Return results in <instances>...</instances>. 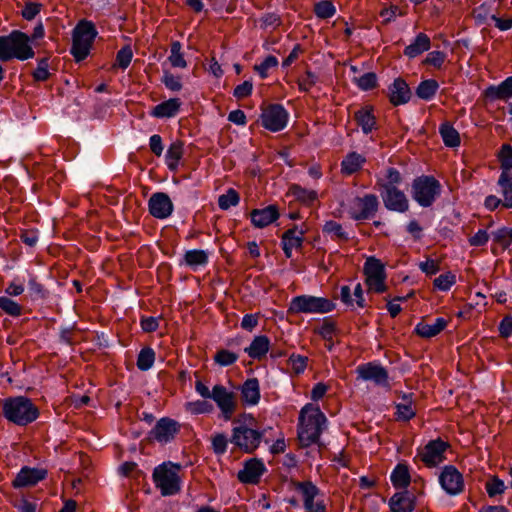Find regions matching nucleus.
<instances>
[{
    "label": "nucleus",
    "instance_id": "f257e3e1",
    "mask_svg": "<svg viewBox=\"0 0 512 512\" xmlns=\"http://www.w3.org/2000/svg\"><path fill=\"white\" fill-rule=\"evenodd\" d=\"M45 35L43 23L40 21L33 29L31 36L21 30H12L8 35L0 36V61L9 62L13 59L26 61L34 58L32 44Z\"/></svg>",
    "mask_w": 512,
    "mask_h": 512
},
{
    "label": "nucleus",
    "instance_id": "f03ea898",
    "mask_svg": "<svg viewBox=\"0 0 512 512\" xmlns=\"http://www.w3.org/2000/svg\"><path fill=\"white\" fill-rule=\"evenodd\" d=\"M298 423V438L302 447L312 444L321 446L320 438L327 429L328 419L318 405L306 403L300 410Z\"/></svg>",
    "mask_w": 512,
    "mask_h": 512
},
{
    "label": "nucleus",
    "instance_id": "7ed1b4c3",
    "mask_svg": "<svg viewBox=\"0 0 512 512\" xmlns=\"http://www.w3.org/2000/svg\"><path fill=\"white\" fill-rule=\"evenodd\" d=\"M3 417L17 426H27L35 422L39 416V408L27 396H10L0 400Z\"/></svg>",
    "mask_w": 512,
    "mask_h": 512
},
{
    "label": "nucleus",
    "instance_id": "20e7f679",
    "mask_svg": "<svg viewBox=\"0 0 512 512\" xmlns=\"http://www.w3.org/2000/svg\"><path fill=\"white\" fill-rule=\"evenodd\" d=\"M70 53L77 63L85 60L91 52L94 40L98 36L95 24L88 19H81L72 30Z\"/></svg>",
    "mask_w": 512,
    "mask_h": 512
},
{
    "label": "nucleus",
    "instance_id": "39448f33",
    "mask_svg": "<svg viewBox=\"0 0 512 512\" xmlns=\"http://www.w3.org/2000/svg\"><path fill=\"white\" fill-rule=\"evenodd\" d=\"M441 193L442 185L433 175H420L412 181L411 196L420 207H431Z\"/></svg>",
    "mask_w": 512,
    "mask_h": 512
},
{
    "label": "nucleus",
    "instance_id": "423d86ee",
    "mask_svg": "<svg viewBox=\"0 0 512 512\" xmlns=\"http://www.w3.org/2000/svg\"><path fill=\"white\" fill-rule=\"evenodd\" d=\"M180 468V464L171 461L163 462L154 468L152 479L162 496H172L180 491L181 481L177 473Z\"/></svg>",
    "mask_w": 512,
    "mask_h": 512
},
{
    "label": "nucleus",
    "instance_id": "0eeeda50",
    "mask_svg": "<svg viewBox=\"0 0 512 512\" xmlns=\"http://www.w3.org/2000/svg\"><path fill=\"white\" fill-rule=\"evenodd\" d=\"M335 307L336 304L325 297L298 295L291 299L288 312L292 314H324L333 311Z\"/></svg>",
    "mask_w": 512,
    "mask_h": 512
},
{
    "label": "nucleus",
    "instance_id": "6e6552de",
    "mask_svg": "<svg viewBox=\"0 0 512 512\" xmlns=\"http://www.w3.org/2000/svg\"><path fill=\"white\" fill-rule=\"evenodd\" d=\"M263 436V432L240 424L233 427L230 442L240 451L252 454L260 446Z\"/></svg>",
    "mask_w": 512,
    "mask_h": 512
},
{
    "label": "nucleus",
    "instance_id": "1a4fd4ad",
    "mask_svg": "<svg viewBox=\"0 0 512 512\" xmlns=\"http://www.w3.org/2000/svg\"><path fill=\"white\" fill-rule=\"evenodd\" d=\"M450 448V444L440 437L428 441L424 447L417 448V457L428 468L438 467L446 460L445 453Z\"/></svg>",
    "mask_w": 512,
    "mask_h": 512
},
{
    "label": "nucleus",
    "instance_id": "9d476101",
    "mask_svg": "<svg viewBox=\"0 0 512 512\" xmlns=\"http://www.w3.org/2000/svg\"><path fill=\"white\" fill-rule=\"evenodd\" d=\"M180 430L181 424L177 420L170 417H162L156 421L154 427L148 432L147 440L166 445L174 441Z\"/></svg>",
    "mask_w": 512,
    "mask_h": 512
},
{
    "label": "nucleus",
    "instance_id": "9b49d317",
    "mask_svg": "<svg viewBox=\"0 0 512 512\" xmlns=\"http://www.w3.org/2000/svg\"><path fill=\"white\" fill-rule=\"evenodd\" d=\"M289 117V112L282 104H270L260 115L261 125L271 132H280L287 127Z\"/></svg>",
    "mask_w": 512,
    "mask_h": 512
},
{
    "label": "nucleus",
    "instance_id": "f8f14e48",
    "mask_svg": "<svg viewBox=\"0 0 512 512\" xmlns=\"http://www.w3.org/2000/svg\"><path fill=\"white\" fill-rule=\"evenodd\" d=\"M356 373L358 378L364 381H372L379 387H390L388 371L378 361L360 364L356 368Z\"/></svg>",
    "mask_w": 512,
    "mask_h": 512
},
{
    "label": "nucleus",
    "instance_id": "ddd939ff",
    "mask_svg": "<svg viewBox=\"0 0 512 512\" xmlns=\"http://www.w3.org/2000/svg\"><path fill=\"white\" fill-rule=\"evenodd\" d=\"M439 484L448 495H459L464 489L463 475L455 466L446 465L439 475Z\"/></svg>",
    "mask_w": 512,
    "mask_h": 512
},
{
    "label": "nucleus",
    "instance_id": "4468645a",
    "mask_svg": "<svg viewBox=\"0 0 512 512\" xmlns=\"http://www.w3.org/2000/svg\"><path fill=\"white\" fill-rule=\"evenodd\" d=\"M382 198L384 207L388 211L405 213L409 210V200L406 194L398 187H389L388 189H378Z\"/></svg>",
    "mask_w": 512,
    "mask_h": 512
},
{
    "label": "nucleus",
    "instance_id": "2eb2a0df",
    "mask_svg": "<svg viewBox=\"0 0 512 512\" xmlns=\"http://www.w3.org/2000/svg\"><path fill=\"white\" fill-rule=\"evenodd\" d=\"M267 472V468L260 458H250L244 461L243 468L238 471L237 479L242 484L256 485Z\"/></svg>",
    "mask_w": 512,
    "mask_h": 512
},
{
    "label": "nucleus",
    "instance_id": "dca6fc26",
    "mask_svg": "<svg viewBox=\"0 0 512 512\" xmlns=\"http://www.w3.org/2000/svg\"><path fill=\"white\" fill-rule=\"evenodd\" d=\"M211 399L215 401L216 405L222 413L225 421H229L236 409V402L234 393L228 391L223 385L217 384L212 389Z\"/></svg>",
    "mask_w": 512,
    "mask_h": 512
},
{
    "label": "nucleus",
    "instance_id": "f3484780",
    "mask_svg": "<svg viewBox=\"0 0 512 512\" xmlns=\"http://www.w3.org/2000/svg\"><path fill=\"white\" fill-rule=\"evenodd\" d=\"M149 213L160 220L167 219L174 211V205L165 192H155L148 200Z\"/></svg>",
    "mask_w": 512,
    "mask_h": 512
},
{
    "label": "nucleus",
    "instance_id": "a211bd4d",
    "mask_svg": "<svg viewBox=\"0 0 512 512\" xmlns=\"http://www.w3.org/2000/svg\"><path fill=\"white\" fill-rule=\"evenodd\" d=\"M354 202L360 208L359 211H350V217L355 221L373 218L379 208V200L375 194H365L363 197L357 196Z\"/></svg>",
    "mask_w": 512,
    "mask_h": 512
},
{
    "label": "nucleus",
    "instance_id": "6ab92c4d",
    "mask_svg": "<svg viewBox=\"0 0 512 512\" xmlns=\"http://www.w3.org/2000/svg\"><path fill=\"white\" fill-rule=\"evenodd\" d=\"M47 474L44 468L23 466L14 478L12 486L16 489L34 486L44 480Z\"/></svg>",
    "mask_w": 512,
    "mask_h": 512
},
{
    "label": "nucleus",
    "instance_id": "aec40b11",
    "mask_svg": "<svg viewBox=\"0 0 512 512\" xmlns=\"http://www.w3.org/2000/svg\"><path fill=\"white\" fill-rule=\"evenodd\" d=\"M412 97V91L402 77H397L388 86V98L393 106L407 104Z\"/></svg>",
    "mask_w": 512,
    "mask_h": 512
},
{
    "label": "nucleus",
    "instance_id": "412c9836",
    "mask_svg": "<svg viewBox=\"0 0 512 512\" xmlns=\"http://www.w3.org/2000/svg\"><path fill=\"white\" fill-rule=\"evenodd\" d=\"M280 217L279 209L271 204L262 209H253L250 213L251 223L256 228H265L277 221Z\"/></svg>",
    "mask_w": 512,
    "mask_h": 512
},
{
    "label": "nucleus",
    "instance_id": "4be33fe9",
    "mask_svg": "<svg viewBox=\"0 0 512 512\" xmlns=\"http://www.w3.org/2000/svg\"><path fill=\"white\" fill-rule=\"evenodd\" d=\"M483 97L490 102L497 100L508 102L512 98V75L498 85H489L483 91Z\"/></svg>",
    "mask_w": 512,
    "mask_h": 512
},
{
    "label": "nucleus",
    "instance_id": "5701e85b",
    "mask_svg": "<svg viewBox=\"0 0 512 512\" xmlns=\"http://www.w3.org/2000/svg\"><path fill=\"white\" fill-rule=\"evenodd\" d=\"M241 400L247 406H256L261 398L260 383L255 377L246 379L240 386Z\"/></svg>",
    "mask_w": 512,
    "mask_h": 512
},
{
    "label": "nucleus",
    "instance_id": "b1692460",
    "mask_svg": "<svg viewBox=\"0 0 512 512\" xmlns=\"http://www.w3.org/2000/svg\"><path fill=\"white\" fill-rule=\"evenodd\" d=\"M354 119L363 134L368 135L377 129V120L372 106H363L354 113Z\"/></svg>",
    "mask_w": 512,
    "mask_h": 512
},
{
    "label": "nucleus",
    "instance_id": "393cba45",
    "mask_svg": "<svg viewBox=\"0 0 512 512\" xmlns=\"http://www.w3.org/2000/svg\"><path fill=\"white\" fill-rule=\"evenodd\" d=\"M181 105L179 98H170L154 106L149 114L158 119L173 118L179 113Z\"/></svg>",
    "mask_w": 512,
    "mask_h": 512
},
{
    "label": "nucleus",
    "instance_id": "a878e982",
    "mask_svg": "<svg viewBox=\"0 0 512 512\" xmlns=\"http://www.w3.org/2000/svg\"><path fill=\"white\" fill-rule=\"evenodd\" d=\"M294 487L303 496L304 508L309 512L314 507L315 498L320 495V489L312 481H294Z\"/></svg>",
    "mask_w": 512,
    "mask_h": 512
},
{
    "label": "nucleus",
    "instance_id": "bb28decb",
    "mask_svg": "<svg viewBox=\"0 0 512 512\" xmlns=\"http://www.w3.org/2000/svg\"><path fill=\"white\" fill-rule=\"evenodd\" d=\"M431 48V40L429 36L423 32L418 33L412 42L405 47L403 54L409 59L416 58L422 53L429 51Z\"/></svg>",
    "mask_w": 512,
    "mask_h": 512
},
{
    "label": "nucleus",
    "instance_id": "cd10ccee",
    "mask_svg": "<svg viewBox=\"0 0 512 512\" xmlns=\"http://www.w3.org/2000/svg\"><path fill=\"white\" fill-rule=\"evenodd\" d=\"M270 350V340L266 335L255 336L244 352L252 359L261 360Z\"/></svg>",
    "mask_w": 512,
    "mask_h": 512
},
{
    "label": "nucleus",
    "instance_id": "c85d7f7f",
    "mask_svg": "<svg viewBox=\"0 0 512 512\" xmlns=\"http://www.w3.org/2000/svg\"><path fill=\"white\" fill-rule=\"evenodd\" d=\"M209 262V256L207 251L202 249H192L185 252L183 259L179 265H186L193 271H196L200 267H205Z\"/></svg>",
    "mask_w": 512,
    "mask_h": 512
},
{
    "label": "nucleus",
    "instance_id": "c756f323",
    "mask_svg": "<svg viewBox=\"0 0 512 512\" xmlns=\"http://www.w3.org/2000/svg\"><path fill=\"white\" fill-rule=\"evenodd\" d=\"M448 322L442 317L435 319L433 324H427L424 322L417 323L414 332L422 338H432L440 334L447 326Z\"/></svg>",
    "mask_w": 512,
    "mask_h": 512
},
{
    "label": "nucleus",
    "instance_id": "7c9ffc66",
    "mask_svg": "<svg viewBox=\"0 0 512 512\" xmlns=\"http://www.w3.org/2000/svg\"><path fill=\"white\" fill-rule=\"evenodd\" d=\"M390 481L394 488H408L411 483V475L407 463H398L390 474Z\"/></svg>",
    "mask_w": 512,
    "mask_h": 512
},
{
    "label": "nucleus",
    "instance_id": "2f4dec72",
    "mask_svg": "<svg viewBox=\"0 0 512 512\" xmlns=\"http://www.w3.org/2000/svg\"><path fill=\"white\" fill-rule=\"evenodd\" d=\"M363 273L366 276V281L387 277L385 265L375 256H369L366 258L363 266Z\"/></svg>",
    "mask_w": 512,
    "mask_h": 512
},
{
    "label": "nucleus",
    "instance_id": "473e14b6",
    "mask_svg": "<svg viewBox=\"0 0 512 512\" xmlns=\"http://www.w3.org/2000/svg\"><path fill=\"white\" fill-rule=\"evenodd\" d=\"M366 159L357 152L348 153L341 162V172L345 175H352L362 169Z\"/></svg>",
    "mask_w": 512,
    "mask_h": 512
},
{
    "label": "nucleus",
    "instance_id": "72a5a7b5",
    "mask_svg": "<svg viewBox=\"0 0 512 512\" xmlns=\"http://www.w3.org/2000/svg\"><path fill=\"white\" fill-rule=\"evenodd\" d=\"M439 134L446 147L456 148L460 146V134L449 121L440 124Z\"/></svg>",
    "mask_w": 512,
    "mask_h": 512
},
{
    "label": "nucleus",
    "instance_id": "f704fd0d",
    "mask_svg": "<svg viewBox=\"0 0 512 512\" xmlns=\"http://www.w3.org/2000/svg\"><path fill=\"white\" fill-rule=\"evenodd\" d=\"M183 146L184 143L181 140H177L170 144L165 154V161L170 171H176L179 166V162L183 157Z\"/></svg>",
    "mask_w": 512,
    "mask_h": 512
},
{
    "label": "nucleus",
    "instance_id": "c9c22d12",
    "mask_svg": "<svg viewBox=\"0 0 512 512\" xmlns=\"http://www.w3.org/2000/svg\"><path fill=\"white\" fill-rule=\"evenodd\" d=\"M288 194L307 206L312 205L318 198V194L315 190L306 189L299 184L290 185Z\"/></svg>",
    "mask_w": 512,
    "mask_h": 512
},
{
    "label": "nucleus",
    "instance_id": "e433bc0d",
    "mask_svg": "<svg viewBox=\"0 0 512 512\" xmlns=\"http://www.w3.org/2000/svg\"><path fill=\"white\" fill-rule=\"evenodd\" d=\"M322 232L323 234L330 236L334 241L347 242L350 240L349 233L345 231L340 223L334 220L326 221L322 227Z\"/></svg>",
    "mask_w": 512,
    "mask_h": 512
},
{
    "label": "nucleus",
    "instance_id": "4c0bfd02",
    "mask_svg": "<svg viewBox=\"0 0 512 512\" xmlns=\"http://www.w3.org/2000/svg\"><path fill=\"white\" fill-rule=\"evenodd\" d=\"M497 185L501 189L503 196V207L506 209L512 208V173H500Z\"/></svg>",
    "mask_w": 512,
    "mask_h": 512
},
{
    "label": "nucleus",
    "instance_id": "58836bf2",
    "mask_svg": "<svg viewBox=\"0 0 512 512\" xmlns=\"http://www.w3.org/2000/svg\"><path fill=\"white\" fill-rule=\"evenodd\" d=\"M439 89V83L435 79L421 81L416 88V95L424 101L432 100Z\"/></svg>",
    "mask_w": 512,
    "mask_h": 512
},
{
    "label": "nucleus",
    "instance_id": "ea45409f",
    "mask_svg": "<svg viewBox=\"0 0 512 512\" xmlns=\"http://www.w3.org/2000/svg\"><path fill=\"white\" fill-rule=\"evenodd\" d=\"M402 175L394 167H388L385 171V178H378L376 185L378 189H388L389 187H398L402 183Z\"/></svg>",
    "mask_w": 512,
    "mask_h": 512
},
{
    "label": "nucleus",
    "instance_id": "a19ab883",
    "mask_svg": "<svg viewBox=\"0 0 512 512\" xmlns=\"http://www.w3.org/2000/svg\"><path fill=\"white\" fill-rule=\"evenodd\" d=\"M155 362V351L150 346L143 347L137 356V368L140 371H148Z\"/></svg>",
    "mask_w": 512,
    "mask_h": 512
},
{
    "label": "nucleus",
    "instance_id": "79ce46f5",
    "mask_svg": "<svg viewBox=\"0 0 512 512\" xmlns=\"http://www.w3.org/2000/svg\"><path fill=\"white\" fill-rule=\"evenodd\" d=\"M336 12V7L330 0H320L314 5V13L319 19H330Z\"/></svg>",
    "mask_w": 512,
    "mask_h": 512
},
{
    "label": "nucleus",
    "instance_id": "37998d69",
    "mask_svg": "<svg viewBox=\"0 0 512 512\" xmlns=\"http://www.w3.org/2000/svg\"><path fill=\"white\" fill-rule=\"evenodd\" d=\"M0 309L11 317L16 318L22 315V306L7 296H0Z\"/></svg>",
    "mask_w": 512,
    "mask_h": 512
},
{
    "label": "nucleus",
    "instance_id": "c03bdc74",
    "mask_svg": "<svg viewBox=\"0 0 512 512\" xmlns=\"http://www.w3.org/2000/svg\"><path fill=\"white\" fill-rule=\"evenodd\" d=\"M493 241L498 243L504 250L512 245V228L503 226L491 233Z\"/></svg>",
    "mask_w": 512,
    "mask_h": 512
},
{
    "label": "nucleus",
    "instance_id": "a18cd8bd",
    "mask_svg": "<svg viewBox=\"0 0 512 512\" xmlns=\"http://www.w3.org/2000/svg\"><path fill=\"white\" fill-rule=\"evenodd\" d=\"M239 358V355L227 349H219L213 357V360L220 367H229Z\"/></svg>",
    "mask_w": 512,
    "mask_h": 512
},
{
    "label": "nucleus",
    "instance_id": "49530a36",
    "mask_svg": "<svg viewBox=\"0 0 512 512\" xmlns=\"http://www.w3.org/2000/svg\"><path fill=\"white\" fill-rule=\"evenodd\" d=\"M239 202L240 195L233 188H229L225 194L220 195L218 198V206L222 210H228L230 207L238 205Z\"/></svg>",
    "mask_w": 512,
    "mask_h": 512
},
{
    "label": "nucleus",
    "instance_id": "de8ad7c7",
    "mask_svg": "<svg viewBox=\"0 0 512 512\" xmlns=\"http://www.w3.org/2000/svg\"><path fill=\"white\" fill-rule=\"evenodd\" d=\"M455 283L456 275L451 271H448L436 277L433 281V286L439 291L447 292Z\"/></svg>",
    "mask_w": 512,
    "mask_h": 512
},
{
    "label": "nucleus",
    "instance_id": "09e8293b",
    "mask_svg": "<svg viewBox=\"0 0 512 512\" xmlns=\"http://www.w3.org/2000/svg\"><path fill=\"white\" fill-rule=\"evenodd\" d=\"M186 409L194 415L209 414L213 412L214 406L212 403L203 398V400L188 402L186 404Z\"/></svg>",
    "mask_w": 512,
    "mask_h": 512
},
{
    "label": "nucleus",
    "instance_id": "8fccbe9b",
    "mask_svg": "<svg viewBox=\"0 0 512 512\" xmlns=\"http://www.w3.org/2000/svg\"><path fill=\"white\" fill-rule=\"evenodd\" d=\"M357 87L362 91L374 89L378 84V78L374 72H366L358 78L354 79Z\"/></svg>",
    "mask_w": 512,
    "mask_h": 512
},
{
    "label": "nucleus",
    "instance_id": "3c124183",
    "mask_svg": "<svg viewBox=\"0 0 512 512\" xmlns=\"http://www.w3.org/2000/svg\"><path fill=\"white\" fill-rule=\"evenodd\" d=\"M501 173H512V146L503 144L499 154Z\"/></svg>",
    "mask_w": 512,
    "mask_h": 512
},
{
    "label": "nucleus",
    "instance_id": "603ef678",
    "mask_svg": "<svg viewBox=\"0 0 512 512\" xmlns=\"http://www.w3.org/2000/svg\"><path fill=\"white\" fill-rule=\"evenodd\" d=\"M487 494L490 498H494L497 495H501L506 490V485L503 480L497 476H492L485 485Z\"/></svg>",
    "mask_w": 512,
    "mask_h": 512
},
{
    "label": "nucleus",
    "instance_id": "864d4df0",
    "mask_svg": "<svg viewBox=\"0 0 512 512\" xmlns=\"http://www.w3.org/2000/svg\"><path fill=\"white\" fill-rule=\"evenodd\" d=\"M278 65L279 61L277 57L268 55L260 64L254 66V70L258 73L259 77L264 80L268 77V70L276 68Z\"/></svg>",
    "mask_w": 512,
    "mask_h": 512
},
{
    "label": "nucleus",
    "instance_id": "5fc2aeb1",
    "mask_svg": "<svg viewBox=\"0 0 512 512\" xmlns=\"http://www.w3.org/2000/svg\"><path fill=\"white\" fill-rule=\"evenodd\" d=\"M133 58V51L130 45H124L116 54V63L120 69L125 70L129 67Z\"/></svg>",
    "mask_w": 512,
    "mask_h": 512
},
{
    "label": "nucleus",
    "instance_id": "6e6d98bb",
    "mask_svg": "<svg viewBox=\"0 0 512 512\" xmlns=\"http://www.w3.org/2000/svg\"><path fill=\"white\" fill-rule=\"evenodd\" d=\"M304 230H299V235H292L291 231H285L281 236V242H286L288 247L301 249L304 243Z\"/></svg>",
    "mask_w": 512,
    "mask_h": 512
},
{
    "label": "nucleus",
    "instance_id": "4d7b16f0",
    "mask_svg": "<svg viewBox=\"0 0 512 512\" xmlns=\"http://www.w3.org/2000/svg\"><path fill=\"white\" fill-rule=\"evenodd\" d=\"M395 408V415L397 420L407 422L416 416L415 410L409 403H396Z\"/></svg>",
    "mask_w": 512,
    "mask_h": 512
},
{
    "label": "nucleus",
    "instance_id": "13d9d810",
    "mask_svg": "<svg viewBox=\"0 0 512 512\" xmlns=\"http://www.w3.org/2000/svg\"><path fill=\"white\" fill-rule=\"evenodd\" d=\"M403 491L396 492L392 495V505L397 506V503L402 499L405 504H413L414 510L417 506V498L415 494L408 490V488H402Z\"/></svg>",
    "mask_w": 512,
    "mask_h": 512
},
{
    "label": "nucleus",
    "instance_id": "bf43d9fd",
    "mask_svg": "<svg viewBox=\"0 0 512 512\" xmlns=\"http://www.w3.org/2000/svg\"><path fill=\"white\" fill-rule=\"evenodd\" d=\"M228 440L227 436L224 433H217L212 437L211 444L214 454L223 455L227 451Z\"/></svg>",
    "mask_w": 512,
    "mask_h": 512
},
{
    "label": "nucleus",
    "instance_id": "052dcab7",
    "mask_svg": "<svg viewBox=\"0 0 512 512\" xmlns=\"http://www.w3.org/2000/svg\"><path fill=\"white\" fill-rule=\"evenodd\" d=\"M161 82L165 87L173 92H178L182 89L183 85L179 76H174L170 71L165 70L161 78Z\"/></svg>",
    "mask_w": 512,
    "mask_h": 512
},
{
    "label": "nucleus",
    "instance_id": "680f3d73",
    "mask_svg": "<svg viewBox=\"0 0 512 512\" xmlns=\"http://www.w3.org/2000/svg\"><path fill=\"white\" fill-rule=\"evenodd\" d=\"M337 331L336 323L329 318H325L322 325L317 329L318 335L325 341H331Z\"/></svg>",
    "mask_w": 512,
    "mask_h": 512
},
{
    "label": "nucleus",
    "instance_id": "e2e57ef3",
    "mask_svg": "<svg viewBox=\"0 0 512 512\" xmlns=\"http://www.w3.org/2000/svg\"><path fill=\"white\" fill-rule=\"evenodd\" d=\"M308 357L300 354H291L288 363L291 366L295 374H302L307 367Z\"/></svg>",
    "mask_w": 512,
    "mask_h": 512
},
{
    "label": "nucleus",
    "instance_id": "0e129e2a",
    "mask_svg": "<svg viewBox=\"0 0 512 512\" xmlns=\"http://www.w3.org/2000/svg\"><path fill=\"white\" fill-rule=\"evenodd\" d=\"M446 57H447V55L443 51H439V50L431 51L427 54L423 63L425 65H430L437 69H441L446 60Z\"/></svg>",
    "mask_w": 512,
    "mask_h": 512
},
{
    "label": "nucleus",
    "instance_id": "69168bd1",
    "mask_svg": "<svg viewBox=\"0 0 512 512\" xmlns=\"http://www.w3.org/2000/svg\"><path fill=\"white\" fill-rule=\"evenodd\" d=\"M318 81V76L311 70H307L304 75L299 77L298 86L302 92H308Z\"/></svg>",
    "mask_w": 512,
    "mask_h": 512
},
{
    "label": "nucleus",
    "instance_id": "338daca9",
    "mask_svg": "<svg viewBox=\"0 0 512 512\" xmlns=\"http://www.w3.org/2000/svg\"><path fill=\"white\" fill-rule=\"evenodd\" d=\"M42 4L36 2H27L21 11V15L25 20H33L41 11Z\"/></svg>",
    "mask_w": 512,
    "mask_h": 512
},
{
    "label": "nucleus",
    "instance_id": "774afa93",
    "mask_svg": "<svg viewBox=\"0 0 512 512\" xmlns=\"http://www.w3.org/2000/svg\"><path fill=\"white\" fill-rule=\"evenodd\" d=\"M499 335L508 339L512 336V315H506L498 325Z\"/></svg>",
    "mask_w": 512,
    "mask_h": 512
}]
</instances>
